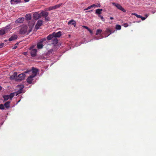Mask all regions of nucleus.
I'll use <instances>...</instances> for the list:
<instances>
[{
	"mask_svg": "<svg viewBox=\"0 0 156 156\" xmlns=\"http://www.w3.org/2000/svg\"><path fill=\"white\" fill-rule=\"evenodd\" d=\"M44 18H45V20H46L48 21L49 20V19H50L49 17L48 16H47L44 17Z\"/></svg>",
	"mask_w": 156,
	"mask_h": 156,
	"instance_id": "obj_35",
	"label": "nucleus"
},
{
	"mask_svg": "<svg viewBox=\"0 0 156 156\" xmlns=\"http://www.w3.org/2000/svg\"><path fill=\"white\" fill-rule=\"evenodd\" d=\"M132 15H135V16H136L137 18H140V17H141V16L140 15H138L136 13H132Z\"/></svg>",
	"mask_w": 156,
	"mask_h": 156,
	"instance_id": "obj_29",
	"label": "nucleus"
},
{
	"mask_svg": "<svg viewBox=\"0 0 156 156\" xmlns=\"http://www.w3.org/2000/svg\"><path fill=\"white\" fill-rule=\"evenodd\" d=\"M33 18L35 20H37L41 18V15L38 12H34L33 15Z\"/></svg>",
	"mask_w": 156,
	"mask_h": 156,
	"instance_id": "obj_7",
	"label": "nucleus"
},
{
	"mask_svg": "<svg viewBox=\"0 0 156 156\" xmlns=\"http://www.w3.org/2000/svg\"><path fill=\"white\" fill-rule=\"evenodd\" d=\"M52 42L51 44L55 46L58 43V39L57 38L54 37L53 39H51Z\"/></svg>",
	"mask_w": 156,
	"mask_h": 156,
	"instance_id": "obj_12",
	"label": "nucleus"
},
{
	"mask_svg": "<svg viewBox=\"0 0 156 156\" xmlns=\"http://www.w3.org/2000/svg\"><path fill=\"white\" fill-rule=\"evenodd\" d=\"M53 50L52 49H50L48 51V52H47V54H49L50 53H52V52L53 51Z\"/></svg>",
	"mask_w": 156,
	"mask_h": 156,
	"instance_id": "obj_34",
	"label": "nucleus"
},
{
	"mask_svg": "<svg viewBox=\"0 0 156 156\" xmlns=\"http://www.w3.org/2000/svg\"><path fill=\"white\" fill-rule=\"evenodd\" d=\"M17 47V46H14V47L13 48H12V49H16V48Z\"/></svg>",
	"mask_w": 156,
	"mask_h": 156,
	"instance_id": "obj_45",
	"label": "nucleus"
},
{
	"mask_svg": "<svg viewBox=\"0 0 156 156\" xmlns=\"http://www.w3.org/2000/svg\"><path fill=\"white\" fill-rule=\"evenodd\" d=\"M83 28H85V29H87V30H88L89 28L87 26H83Z\"/></svg>",
	"mask_w": 156,
	"mask_h": 156,
	"instance_id": "obj_39",
	"label": "nucleus"
},
{
	"mask_svg": "<svg viewBox=\"0 0 156 156\" xmlns=\"http://www.w3.org/2000/svg\"><path fill=\"white\" fill-rule=\"evenodd\" d=\"M112 4L116 6L118 9L121 10L123 12H126V10L120 4L115 2L112 3Z\"/></svg>",
	"mask_w": 156,
	"mask_h": 156,
	"instance_id": "obj_5",
	"label": "nucleus"
},
{
	"mask_svg": "<svg viewBox=\"0 0 156 156\" xmlns=\"http://www.w3.org/2000/svg\"><path fill=\"white\" fill-rule=\"evenodd\" d=\"M31 70L30 69H27L26 71L24 72L23 73H30V72H31Z\"/></svg>",
	"mask_w": 156,
	"mask_h": 156,
	"instance_id": "obj_31",
	"label": "nucleus"
},
{
	"mask_svg": "<svg viewBox=\"0 0 156 156\" xmlns=\"http://www.w3.org/2000/svg\"><path fill=\"white\" fill-rule=\"evenodd\" d=\"M62 5V4H60L56 5L53 6L54 7V9H57L59 8Z\"/></svg>",
	"mask_w": 156,
	"mask_h": 156,
	"instance_id": "obj_26",
	"label": "nucleus"
},
{
	"mask_svg": "<svg viewBox=\"0 0 156 156\" xmlns=\"http://www.w3.org/2000/svg\"><path fill=\"white\" fill-rule=\"evenodd\" d=\"M124 27H127L128 26V24L127 23H124Z\"/></svg>",
	"mask_w": 156,
	"mask_h": 156,
	"instance_id": "obj_42",
	"label": "nucleus"
},
{
	"mask_svg": "<svg viewBox=\"0 0 156 156\" xmlns=\"http://www.w3.org/2000/svg\"><path fill=\"white\" fill-rule=\"evenodd\" d=\"M62 35V33L61 31H58L57 33L54 32L52 34H49L47 37V39L48 40H51L54 37L56 38L59 37Z\"/></svg>",
	"mask_w": 156,
	"mask_h": 156,
	"instance_id": "obj_2",
	"label": "nucleus"
},
{
	"mask_svg": "<svg viewBox=\"0 0 156 156\" xmlns=\"http://www.w3.org/2000/svg\"><path fill=\"white\" fill-rule=\"evenodd\" d=\"M145 16H146H146H147V14H146L145 15Z\"/></svg>",
	"mask_w": 156,
	"mask_h": 156,
	"instance_id": "obj_51",
	"label": "nucleus"
},
{
	"mask_svg": "<svg viewBox=\"0 0 156 156\" xmlns=\"http://www.w3.org/2000/svg\"><path fill=\"white\" fill-rule=\"evenodd\" d=\"M25 18L27 20H29L31 19V16L30 14H27L25 16Z\"/></svg>",
	"mask_w": 156,
	"mask_h": 156,
	"instance_id": "obj_18",
	"label": "nucleus"
},
{
	"mask_svg": "<svg viewBox=\"0 0 156 156\" xmlns=\"http://www.w3.org/2000/svg\"><path fill=\"white\" fill-rule=\"evenodd\" d=\"M42 23L43 21L42 20H38L37 22V24L35 27V28L37 30L39 29L40 26L42 25Z\"/></svg>",
	"mask_w": 156,
	"mask_h": 156,
	"instance_id": "obj_8",
	"label": "nucleus"
},
{
	"mask_svg": "<svg viewBox=\"0 0 156 156\" xmlns=\"http://www.w3.org/2000/svg\"><path fill=\"white\" fill-rule=\"evenodd\" d=\"M4 44L3 43H2L0 44V48L3 47L4 46Z\"/></svg>",
	"mask_w": 156,
	"mask_h": 156,
	"instance_id": "obj_37",
	"label": "nucleus"
},
{
	"mask_svg": "<svg viewBox=\"0 0 156 156\" xmlns=\"http://www.w3.org/2000/svg\"><path fill=\"white\" fill-rule=\"evenodd\" d=\"M48 9V10H49V11L55 9L53 6L49 7Z\"/></svg>",
	"mask_w": 156,
	"mask_h": 156,
	"instance_id": "obj_32",
	"label": "nucleus"
},
{
	"mask_svg": "<svg viewBox=\"0 0 156 156\" xmlns=\"http://www.w3.org/2000/svg\"><path fill=\"white\" fill-rule=\"evenodd\" d=\"M102 32V30L101 29H97V30L96 33V35H98L100 34Z\"/></svg>",
	"mask_w": 156,
	"mask_h": 156,
	"instance_id": "obj_25",
	"label": "nucleus"
},
{
	"mask_svg": "<svg viewBox=\"0 0 156 156\" xmlns=\"http://www.w3.org/2000/svg\"><path fill=\"white\" fill-rule=\"evenodd\" d=\"M113 32H112L111 30H110L109 28H107L105 30V32L107 34H108L107 36V37H108Z\"/></svg>",
	"mask_w": 156,
	"mask_h": 156,
	"instance_id": "obj_14",
	"label": "nucleus"
},
{
	"mask_svg": "<svg viewBox=\"0 0 156 156\" xmlns=\"http://www.w3.org/2000/svg\"><path fill=\"white\" fill-rule=\"evenodd\" d=\"M46 40L45 38L42 39L37 43V47L38 49H40L42 48L43 47V42Z\"/></svg>",
	"mask_w": 156,
	"mask_h": 156,
	"instance_id": "obj_4",
	"label": "nucleus"
},
{
	"mask_svg": "<svg viewBox=\"0 0 156 156\" xmlns=\"http://www.w3.org/2000/svg\"><path fill=\"white\" fill-rule=\"evenodd\" d=\"M9 99L11 100L15 96V93H11L9 95Z\"/></svg>",
	"mask_w": 156,
	"mask_h": 156,
	"instance_id": "obj_24",
	"label": "nucleus"
},
{
	"mask_svg": "<svg viewBox=\"0 0 156 156\" xmlns=\"http://www.w3.org/2000/svg\"><path fill=\"white\" fill-rule=\"evenodd\" d=\"M31 70L32 71V75L34 77H35L37 74V72L38 71V69H37L35 68L34 67H33L32 68Z\"/></svg>",
	"mask_w": 156,
	"mask_h": 156,
	"instance_id": "obj_10",
	"label": "nucleus"
},
{
	"mask_svg": "<svg viewBox=\"0 0 156 156\" xmlns=\"http://www.w3.org/2000/svg\"><path fill=\"white\" fill-rule=\"evenodd\" d=\"M15 0H11V1H14Z\"/></svg>",
	"mask_w": 156,
	"mask_h": 156,
	"instance_id": "obj_52",
	"label": "nucleus"
},
{
	"mask_svg": "<svg viewBox=\"0 0 156 156\" xmlns=\"http://www.w3.org/2000/svg\"><path fill=\"white\" fill-rule=\"evenodd\" d=\"M68 25L71 24L72 25H73L74 27H75L76 22L74 20H72L68 22Z\"/></svg>",
	"mask_w": 156,
	"mask_h": 156,
	"instance_id": "obj_17",
	"label": "nucleus"
},
{
	"mask_svg": "<svg viewBox=\"0 0 156 156\" xmlns=\"http://www.w3.org/2000/svg\"><path fill=\"white\" fill-rule=\"evenodd\" d=\"M17 75V72H14L13 74V75L12 76H11V78H12V77L13 78H15L16 77Z\"/></svg>",
	"mask_w": 156,
	"mask_h": 156,
	"instance_id": "obj_27",
	"label": "nucleus"
},
{
	"mask_svg": "<svg viewBox=\"0 0 156 156\" xmlns=\"http://www.w3.org/2000/svg\"><path fill=\"white\" fill-rule=\"evenodd\" d=\"M98 16L101 19L103 20V19H104V18L102 16L100 15Z\"/></svg>",
	"mask_w": 156,
	"mask_h": 156,
	"instance_id": "obj_43",
	"label": "nucleus"
},
{
	"mask_svg": "<svg viewBox=\"0 0 156 156\" xmlns=\"http://www.w3.org/2000/svg\"><path fill=\"white\" fill-rule=\"evenodd\" d=\"M5 108L4 106L2 104H0V109H4Z\"/></svg>",
	"mask_w": 156,
	"mask_h": 156,
	"instance_id": "obj_30",
	"label": "nucleus"
},
{
	"mask_svg": "<svg viewBox=\"0 0 156 156\" xmlns=\"http://www.w3.org/2000/svg\"><path fill=\"white\" fill-rule=\"evenodd\" d=\"M102 10V9H97L95 11V13L96 14L100 15L101 14V11Z\"/></svg>",
	"mask_w": 156,
	"mask_h": 156,
	"instance_id": "obj_20",
	"label": "nucleus"
},
{
	"mask_svg": "<svg viewBox=\"0 0 156 156\" xmlns=\"http://www.w3.org/2000/svg\"><path fill=\"white\" fill-rule=\"evenodd\" d=\"M34 77L31 75L27 79V82L29 84H31L33 80V78Z\"/></svg>",
	"mask_w": 156,
	"mask_h": 156,
	"instance_id": "obj_11",
	"label": "nucleus"
},
{
	"mask_svg": "<svg viewBox=\"0 0 156 156\" xmlns=\"http://www.w3.org/2000/svg\"><path fill=\"white\" fill-rule=\"evenodd\" d=\"M115 28L117 30H120L121 29V27L119 25H117L116 26Z\"/></svg>",
	"mask_w": 156,
	"mask_h": 156,
	"instance_id": "obj_28",
	"label": "nucleus"
},
{
	"mask_svg": "<svg viewBox=\"0 0 156 156\" xmlns=\"http://www.w3.org/2000/svg\"><path fill=\"white\" fill-rule=\"evenodd\" d=\"M10 102L9 101H8L6 102L4 104L5 107L6 108H8L9 107L10 104Z\"/></svg>",
	"mask_w": 156,
	"mask_h": 156,
	"instance_id": "obj_19",
	"label": "nucleus"
},
{
	"mask_svg": "<svg viewBox=\"0 0 156 156\" xmlns=\"http://www.w3.org/2000/svg\"><path fill=\"white\" fill-rule=\"evenodd\" d=\"M17 38V35H15L12 36L9 39V41H12L16 39Z\"/></svg>",
	"mask_w": 156,
	"mask_h": 156,
	"instance_id": "obj_16",
	"label": "nucleus"
},
{
	"mask_svg": "<svg viewBox=\"0 0 156 156\" xmlns=\"http://www.w3.org/2000/svg\"><path fill=\"white\" fill-rule=\"evenodd\" d=\"M112 4L116 6L118 9L121 10L123 12H126V10L120 4L115 2L112 3Z\"/></svg>",
	"mask_w": 156,
	"mask_h": 156,
	"instance_id": "obj_6",
	"label": "nucleus"
},
{
	"mask_svg": "<svg viewBox=\"0 0 156 156\" xmlns=\"http://www.w3.org/2000/svg\"><path fill=\"white\" fill-rule=\"evenodd\" d=\"M33 46L31 47L29 49L31 50L30 52L31 55L32 57H35L36 55L37 50L35 49H33Z\"/></svg>",
	"mask_w": 156,
	"mask_h": 156,
	"instance_id": "obj_3",
	"label": "nucleus"
},
{
	"mask_svg": "<svg viewBox=\"0 0 156 156\" xmlns=\"http://www.w3.org/2000/svg\"><path fill=\"white\" fill-rule=\"evenodd\" d=\"M93 11V10H89V11H87L86 12H92Z\"/></svg>",
	"mask_w": 156,
	"mask_h": 156,
	"instance_id": "obj_44",
	"label": "nucleus"
},
{
	"mask_svg": "<svg viewBox=\"0 0 156 156\" xmlns=\"http://www.w3.org/2000/svg\"><path fill=\"white\" fill-rule=\"evenodd\" d=\"M3 98H4V99L5 101L7 100L9 98V95H4L3 96Z\"/></svg>",
	"mask_w": 156,
	"mask_h": 156,
	"instance_id": "obj_23",
	"label": "nucleus"
},
{
	"mask_svg": "<svg viewBox=\"0 0 156 156\" xmlns=\"http://www.w3.org/2000/svg\"><path fill=\"white\" fill-rule=\"evenodd\" d=\"M23 19L22 18H20L16 20V22L18 23H23Z\"/></svg>",
	"mask_w": 156,
	"mask_h": 156,
	"instance_id": "obj_21",
	"label": "nucleus"
},
{
	"mask_svg": "<svg viewBox=\"0 0 156 156\" xmlns=\"http://www.w3.org/2000/svg\"><path fill=\"white\" fill-rule=\"evenodd\" d=\"M2 87L1 86H0V90H2Z\"/></svg>",
	"mask_w": 156,
	"mask_h": 156,
	"instance_id": "obj_49",
	"label": "nucleus"
},
{
	"mask_svg": "<svg viewBox=\"0 0 156 156\" xmlns=\"http://www.w3.org/2000/svg\"><path fill=\"white\" fill-rule=\"evenodd\" d=\"M110 19L111 20H113L114 19V18L113 17H111L110 18Z\"/></svg>",
	"mask_w": 156,
	"mask_h": 156,
	"instance_id": "obj_47",
	"label": "nucleus"
},
{
	"mask_svg": "<svg viewBox=\"0 0 156 156\" xmlns=\"http://www.w3.org/2000/svg\"><path fill=\"white\" fill-rule=\"evenodd\" d=\"M6 29H2L0 30V35H2L5 33V30Z\"/></svg>",
	"mask_w": 156,
	"mask_h": 156,
	"instance_id": "obj_22",
	"label": "nucleus"
},
{
	"mask_svg": "<svg viewBox=\"0 0 156 156\" xmlns=\"http://www.w3.org/2000/svg\"><path fill=\"white\" fill-rule=\"evenodd\" d=\"M32 29V28L30 27H29L28 29L27 26L23 25L20 27L19 33L21 35H27L31 31Z\"/></svg>",
	"mask_w": 156,
	"mask_h": 156,
	"instance_id": "obj_1",
	"label": "nucleus"
},
{
	"mask_svg": "<svg viewBox=\"0 0 156 156\" xmlns=\"http://www.w3.org/2000/svg\"><path fill=\"white\" fill-rule=\"evenodd\" d=\"M91 34H92V31L90 30V29L89 28V29L88 30H87Z\"/></svg>",
	"mask_w": 156,
	"mask_h": 156,
	"instance_id": "obj_41",
	"label": "nucleus"
},
{
	"mask_svg": "<svg viewBox=\"0 0 156 156\" xmlns=\"http://www.w3.org/2000/svg\"><path fill=\"white\" fill-rule=\"evenodd\" d=\"M26 75L24 73H22L19 74L18 75V79L17 80L19 81L23 80H24L25 77Z\"/></svg>",
	"mask_w": 156,
	"mask_h": 156,
	"instance_id": "obj_9",
	"label": "nucleus"
},
{
	"mask_svg": "<svg viewBox=\"0 0 156 156\" xmlns=\"http://www.w3.org/2000/svg\"><path fill=\"white\" fill-rule=\"evenodd\" d=\"M27 53V52H24V55H26Z\"/></svg>",
	"mask_w": 156,
	"mask_h": 156,
	"instance_id": "obj_50",
	"label": "nucleus"
},
{
	"mask_svg": "<svg viewBox=\"0 0 156 156\" xmlns=\"http://www.w3.org/2000/svg\"><path fill=\"white\" fill-rule=\"evenodd\" d=\"M97 6V7H99L100 6V4H98V5Z\"/></svg>",
	"mask_w": 156,
	"mask_h": 156,
	"instance_id": "obj_48",
	"label": "nucleus"
},
{
	"mask_svg": "<svg viewBox=\"0 0 156 156\" xmlns=\"http://www.w3.org/2000/svg\"><path fill=\"white\" fill-rule=\"evenodd\" d=\"M92 6V7H97V5L95 4H93L91 5Z\"/></svg>",
	"mask_w": 156,
	"mask_h": 156,
	"instance_id": "obj_40",
	"label": "nucleus"
},
{
	"mask_svg": "<svg viewBox=\"0 0 156 156\" xmlns=\"http://www.w3.org/2000/svg\"><path fill=\"white\" fill-rule=\"evenodd\" d=\"M41 16H42L43 17H45L48 16V13L47 12H45L44 11H42L40 13Z\"/></svg>",
	"mask_w": 156,
	"mask_h": 156,
	"instance_id": "obj_15",
	"label": "nucleus"
},
{
	"mask_svg": "<svg viewBox=\"0 0 156 156\" xmlns=\"http://www.w3.org/2000/svg\"><path fill=\"white\" fill-rule=\"evenodd\" d=\"M30 0H24L25 2H27L29 1Z\"/></svg>",
	"mask_w": 156,
	"mask_h": 156,
	"instance_id": "obj_46",
	"label": "nucleus"
},
{
	"mask_svg": "<svg viewBox=\"0 0 156 156\" xmlns=\"http://www.w3.org/2000/svg\"><path fill=\"white\" fill-rule=\"evenodd\" d=\"M18 86L20 87V88L18 90L17 93V94H21L22 93L23 89L24 88V86L23 85H18Z\"/></svg>",
	"mask_w": 156,
	"mask_h": 156,
	"instance_id": "obj_13",
	"label": "nucleus"
},
{
	"mask_svg": "<svg viewBox=\"0 0 156 156\" xmlns=\"http://www.w3.org/2000/svg\"><path fill=\"white\" fill-rule=\"evenodd\" d=\"M147 16H146L145 17H143L142 16H141V17L140 18H141L142 20H144L147 18Z\"/></svg>",
	"mask_w": 156,
	"mask_h": 156,
	"instance_id": "obj_36",
	"label": "nucleus"
},
{
	"mask_svg": "<svg viewBox=\"0 0 156 156\" xmlns=\"http://www.w3.org/2000/svg\"><path fill=\"white\" fill-rule=\"evenodd\" d=\"M15 1L17 3H19L21 2V0H16Z\"/></svg>",
	"mask_w": 156,
	"mask_h": 156,
	"instance_id": "obj_38",
	"label": "nucleus"
},
{
	"mask_svg": "<svg viewBox=\"0 0 156 156\" xmlns=\"http://www.w3.org/2000/svg\"><path fill=\"white\" fill-rule=\"evenodd\" d=\"M92 8V6L91 5L89 6L87 8H86V9H84V10H87L88 9H90Z\"/></svg>",
	"mask_w": 156,
	"mask_h": 156,
	"instance_id": "obj_33",
	"label": "nucleus"
}]
</instances>
